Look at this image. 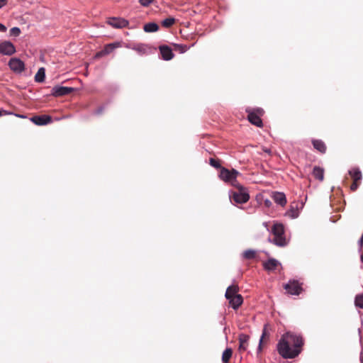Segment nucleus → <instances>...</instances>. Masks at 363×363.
<instances>
[{
	"mask_svg": "<svg viewBox=\"0 0 363 363\" xmlns=\"http://www.w3.org/2000/svg\"><path fill=\"white\" fill-rule=\"evenodd\" d=\"M360 259H361V261L363 262V254L361 255Z\"/></svg>",
	"mask_w": 363,
	"mask_h": 363,
	"instance_id": "58836bf2",
	"label": "nucleus"
},
{
	"mask_svg": "<svg viewBox=\"0 0 363 363\" xmlns=\"http://www.w3.org/2000/svg\"><path fill=\"white\" fill-rule=\"evenodd\" d=\"M108 23L114 28H122L128 26V21L124 18L113 17L108 20Z\"/></svg>",
	"mask_w": 363,
	"mask_h": 363,
	"instance_id": "f8f14e48",
	"label": "nucleus"
},
{
	"mask_svg": "<svg viewBox=\"0 0 363 363\" xmlns=\"http://www.w3.org/2000/svg\"><path fill=\"white\" fill-rule=\"evenodd\" d=\"M45 77V70L43 67H41L37 72L35 76V80L37 82H43Z\"/></svg>",
	"mask_w": 363,
	"mask_h": 363,
	"instance_id": "a878e982",
	"label": "nucleus"
},
{
	"mask_svg": "<svg viewBox=\"0 0 363 363\" xmlns=\"http://www.w3.org/2000/svg\"><path fill=\"white\" fill-rule=\"evenodd\" d=\"M272 232L274 236V243L278 246L283 247L286 245V238L284 237V228L281 223H275L272 229Z\"/></svg>",
	"mask_w": 363,
	"mask_h": 363,
	"instance_id": "7ed1b4c3",
	"label": "nucleus"
},
{
	"mask_svg": "<svg viewBox=\"0 0 363 363\" xmlns=\"http://www.w3.org/2000/svg\"><path fill=\"white\" fill-rule=\"evenodd\" d=\"M143 29L147 33L155 32L159 30V26L155 23H148L144 26Z\"/></svg>",
	"mask_w": 363,
	"mask_h": 363,
	"instance_id": "393cba45",
	"label": "nucleus"
},
{
	"mask_svg": "<svg viewBox=\"0 0 363 363\" xmlns=\"http://www.w3.org/2000/svg\"><path fill=\"white\" fill-rule=\"evenodd\" d=\"M16 52V48L9 41H4L0 43V53L6 55H11Z\"/></svg>",
	"mask_w": 363,
	"mask_h": 363,
	"instance_id": "9b49d317",
	"label": "nucleus"
},
{
	"mask_svg": "<svg viewBox=\"0 0 363 363\" xmlns=\"http://www.w3.org/2000/svg\"><path fill=\"white\" fill-rule=\"evenodd\" d=\"M269 332L267 330V325L264 327V329L262 330V334L261 336V338L259 340V350H262V345L265 343L269 338Z\"/></svg>",
	"mask_w": 363,
	"mask_h": 363,
	"instance_id": "5701e85b",
	"label": "nucleus"
},
{
	"mask_svg": "<svg viewBox=\"0 0 363 363\" xmlns=\"http://www.w3.org/2000/svg\"><path fill=\"white\" fill-rule=\"evenodd\" d=\"M8 114H9V113L7 112L6 111L0 109V116H4V115H8Z\"/></svg>",
	"mask_w": 363,
	"mask_h": 363,
	"instance_id": "e433bc0d",
	"label": "nucleus"
},
{
	"mask_svg": "<svg viewBox=\"0 0 363 363\" xmlns=\"http://www.w3.org/2000/svg\"><path fill=\"white\" fill-rule=\"evenodd\" d=\"M256 254L257 253H256L255 250L250 249V250H245L243 252L242 256L245 259H252L255 258Z\"/></svg>",
	"mask_w": 363,
	"mask_h": 363,
	"instance_id": "bb28decb",
	"label": "nucleus"
},
{
	"mask_svg": "<svg viewBox=\"0 0 363 363\" xmlns=\"http://www.w3.org/2000/svg\"><path fill=\"white\" fill-rule=\"evenodd\" d=\"M21 34V30L18 27H13L10 30V35L12 36H18Z\"/></svg>",
	"mask_w": 363,
	"mask_h": 363,
	"instance_id": "7c9ffc66",
	"label": "nucleus"
},
{
	"mask_svg": "<svg viewBox=\"0 0 363 363\" xmlns=\"http://www.w3.org/2000/svg\"><path fill=\"white\" fill-rule=\"evenodd\" d=\"M313 176L320 182L324 179V169L320 167H314L313 169Z\"/></svg>",
	"mask_w": 363,
	"mask_h": 363,
	"instance_id": "4be33fe9",
	"label": "nucleus"
},
{
	"mask_svg": "<svg viewBox=\"0 0 363 363\" xmlns=\"http://www.w3.org/2000/svg\"><path fill=\"white\" fill-rule=\"evenodd\" d=\"M250 199L249 194L243 190L242 186H239V191L234 192L230 196V200L236 203H245Z\"/></svg>",
	"mask_w": 363,
	"mask_h": 363,
	"instance_id": "39448f33",
	"label": "nucleus"
},
{
	"mask_svg": "<svg viewBox=\"0 0 363 363\" xmlns=\"http://www.w3.org/2000/svg\"><path fill=\"white\" fill-rule=\"evenodd\" d=\"M279 266H281V263L274 258H269L263 262L264 269L268 272L274 271Z\"/></svg>",
	"mask_w": 363,
	"mask_h": 363,
	"instance_id": "2eb2a0df",
	"label": "nucleus"
},
{
	"mask_svg": "<svg viewBox=\"0 0 363 363\" xmlns=\"http://www.w3.org/2000/svg\"><path fill=\"white\" fill-rule=\"evenodd\" d=\"M360 361H361V363H363V354H361V356H360Z\"/></svg>",
	"mask_w": 363,
	"mask_h": 363,
	"instance_id": "4c0bfd02",
	"label": "nucleus"
},
{
	"mask_svg": "<svg viewBox=\"0 0 363 363\" xmlns=\"http://www.w3.org/2000/svg\"><path fill=\"white\" fill-rule=\"evenodd\" d=\"M313 147L321 154H325L327 150V147L325 143L321 140L313 139L312 140Z\"/></svg>",
	"mask_w": 363,
	"mask_h": 363,
	"instance_id": "f3484780",
	"label": "nucleus"
},
{
	"mask_svg": "<svg viewBox=\"0 0 363 363\" xmlns=\"http://www.w3.org/2000/svg\"><path fill=\"white\" fill-rule=\"evenodd\" d=\"M18 117H20V118H24L23 116H21V115H17Z\"/></svg>",
	"mask_w": 363,
	"mask_h": 363,
	"instance_id": "ea45409f",
	"label": "nucleus"
},
{
	"mask_svg": "<svg viewBox=\"0 0 363 363\" xmlns=\"http://www.w3.org/2000/svg\"><path fill=\"white\" fill-rule=\"evenodd\" d=\"M159 50L162 59L164 60H170L174 56L172 49L167 45H160Z\"/></svg>",
	"mask_w": 363,
	"mask_h": 363,
	"instance_id": "dca6fc26",
	"label": "nucleus"
},
{
	"mask_svg": "<svg viewBox=\"0 0 363 363\" xmlns=\"http://www.w3.org/2000/svg\"><path fill=\"white\" fill-rule=\"evenodd\" d=\"M228 300L229 301L230 305L235 310L238 309L243 302L242 296L240 294L234 296V297H232Z\"/></svg>",
	"mask_w": 363,
	"mask_h": 363,
	"instance_id": "aec40b11",
	"label": "nucleus"
},
{
	"mask_svg": "<svg viewBox=\"0 0 363 363\" xmlns=\"http://www.w3.org/2000/svg\"><path fill=\"white\" fill-rule=\"evenodd\" d=\"M269 203H270L269 201H265L266 205H268V204H269Z\"/></svg>",
	"mask_w": 363,
	"mask_h": 363,
	"instance_id": "a19ab883",
	"label": "nucleus"
},
{
	"mask_svg": "<svg viewBox=\"0 0 363 363\" xmlns=\"http://www.w3.org/2000/svg\"><path fill=\"white\" fill-rule=\"evenodd\" d=\"M354 305L357 308L363 309V294H357L355 296Z\"/></svg>",
	"mask_w": 363,
	"mask_h": 363,
	"instance_id": "c756f323",
	"label": "nucleus"
},
{
	"mask_svg": "<svg viewBox=\"0 0 363 363\" xmlns=\"http://www.w3.org/2000/svg\"><path fill=\"white\" fill-rule=\"evenodd\" d=\"M31 121L38 125H47L52 122V118L48 115L35 116L30 118Z\"/></svg>",
	"mask_w": 363,
	"mask_h": 363,
	"instance_id": "ddd939ff",
	"label": "nucleus"
},
{
	"mask_svg": "<svg viewBox=\"0 0 363 363\" xmlns=\"http://www.w3.org/2000/svg\"><path fill=\"white\" fill-rule=\"evenodd\" d=\"M233 355V350L231 348H226L222 354L223 363H229L230 358Z\"/></svg>",
	"mask_w": 363,
	"mask_h": 363,
	"instance_id": "b1692460",
	"label": "nucleus"
},
{
	"mask_svg": "<svg viewBox=\"0 0 363 363\" xmlns=\"http://www.w3.org/2000/svg\"><path fill=\"white\" fill-rule=\"evenodd\" d=\"M246 113H247V120L254 125L262 128L263 123L261 119L264 113V111L262 108H246Z\"/></svg>",
	"mask_w": 363,
	"mask_h": 363,
	"instance_id": "f03ea898",
	"label": "nucleus"
},
{
	"mask_svg": "<svg viewBox=\"0 0 363 363\" xmlns=\"http://www.w3.org/2000/svg\"><path fill=\"white\" fill-rule=\"evenodd\" d=\"M348 174L352 179V183L350 185V190L355 191L361 184L362 179V174L359 167H352L348 171Z\"/></svg>",
	"mask_w": 363,
	"mask_h": 363,
	"instance_id": "20e7f679",
	"label": "nucleus"
},
{
	"mask_svg": "<svg viewBox=\"0 0 363 363\" xmlns=\"http://www.w3.org/2000/svg\"><path fill=\"white\" fill-rule=\"evenodd\" d=\"M154 0H139V3L143 6H149Z\"/></svg>",
	"mask_w": 363,
	"mask_h": 363,
	"instance_id": "473e14b6",
	"label": "nucleus"
},
{
	"mask_svg": "<svg viewBox=\"0 0 363 363\" xmlns=\"http://www.w3.org/2000/svg\"><path fill=\"white\" fill-rule=\"evenodd\" d=\"M272 199L277 204L284 206L286 203V196L281 192H274L272 195Z\"/></svg>",
	"mask_w": 363,
	"mask_h": 363,
	"instance_id": "a211bd4d",
	"label": "nucleus"
},
{
	"mask_svg": "<svg viewBox=\"0 0 363 363\" xmlns=\"http://www.w3.org/2000/svg\"><path fill=\"white\" fill-rule=\"evenodd\" d=\"M175 21H176L175 18H174L172 17H169V18H167L164 19L162 21L161 24L164 28H170L175 23Z\"/></svg>",
	"mask_w": 363,
	"mask_h": 363,
	"instance_id": "cd10ccee",
	"label": "nucleus"
},
{
	"mask_svg": "<svg viewBox=\"0 0 363 363\" xmlns=\"http://www.w3.org/2000/svg\"><path fill=\"white\" fill-rule=\"evenodd\" d=\"M121 46L120 43L116 42L113 43L107 44L104 46V49L96 53L94 57L99 59L104 55H108L112 52L116 48Z\"/></svg>",
	"mask_w": 363,
	"mask_h": 363,
	"instance_id": "1a4fd4ad",
	"label": "nucleus"
},
{
	"mask_svg": "<svg viewBox=\"0 0 363 363\" xmlns=\"http://www.w3.org/2000/svg\"><path fill=\"white\" fill-rule=\"evenodd\" d=\"M74 90V88L72 87H67V86H55L52 89L51 94L53 96L59 97L62 96H66L72 92H73Z\"/></svg>",
	"mask_w": 363,
	"mask_h": 363,
	"instance_id": "6e6552de",
	"label": "nucleus"
},
{
	"mask_svg": "<svg viewBox=\"0 0 363 363\" xmlns=\"http://www.w3.org/2000/svg\"><path fill=\"white\" fill-rule=\"evenodd\" d=\"M290 212H291L293 213L291 215V216L293 218H295V217H296L298 216L296 211L295 210H294L292 208L290 209Z\"/></svg>",
	"mask_w": 363,
	"mask_h": 363,
	"instance_id": "c9c22d12",
	"label": "nucleus"
},
{
	"mask_svg": "<svg viewBox=\"0 0 363 363\" xmlns=\"http://www.w3.org/2000/svg\"><path fill=\"white\" fill-rule=\"evenodd\" d=\"M7 3V0H0V9L5 6Z\"/></svg>",
	"mask_w": 363,
	"mask_h": 363,
	"instance_id": "f704fd0d",
	"label": "nucleus"
},
{
	"mask_svg": "<svg viewBox=\"0 0 363 363\" xmlns=\"http://www.w3.org/2000/svg\"><path fill=\"white\" fill-rule=\"evenodd\" d=\"M284 288L291 295H299L302 291L301 284L296 280H290Z\"/></svg>",
	"mask_w": 363,
	"mask_h": 363,
	"instance_id": "0eeeda50",
	"label": "nucleus"
},
{
	"mask_svg": "<svg viewBox=\"0 0 363 363\" xmlns=\"http://www.w3.org/2000/svg\"><path fill=\"white\" fill-rule=\"evenodd\" d=\"M6 27L4 25L0 23V32H6Z\"/></svg>",
	"mask_w": 363,
	"mask_h": 363,
	"instance_id": "72a5a7b5",
	"label": "nucleus"
},
{
	"mask_svg": "<svg viewBox=\"0 0 363 363\" xmlns=\"http://www.w3.org/2000/svg\"><path fill=\"white\" fill-rule=\"evenodd\" d=\"M239 291V288L238 285H231L227 288L225 292V298L227 299L231 298L234 297V296H238V292Z\"/></svg>",
	"mask_w": 363,
	"mask_h": 363,
	"instance_id": "412c9836",
	"label": "nucleus"
},
{
	"mask_svg": "<svg viewBox=\"0 0 363 363\" xmlns=\"http://www.w3.org/2000/svg\"><path fill=\"white\" fill-rule=\"evenodd\" d=\"M239 350L240 351H245L247 350L248 345V341L250 340V336L246 334H240L239 335Z\"/></svg>",
	"mask_w": 363,
	"mask_h": 363,
	"instance_id": "6ab92c4d",
	"label": "nucleus"
},
{
	"mask_svg": "<svg viewBox=\"0 0 363 363\" xmlns=\"http://www.w3.org/2000/svg\"><path fill=\"white\" fill-rule=\"evenodd\" d=\"M10 69L16 73H21L25 69L24 62L18 58H11L9 62Z\"/></svg>",
	"mask_w": 363,
	"mask_h": 363,
	"instance_id": "9d476101",
	"label": "nucleus"
},
{
	"mask_svg": "<svg viewBox=\"0 0 363 363\" xmlns=\"http://www.w3.org/2000/svg\"><path fill=\"white\" fill-rule=\"evenodd\" d=\"M238 174V172L235 169L230 171L225 167H222L220 169L219 177L222 180L225 182H230L234 184V182H236L235 179Z\"/></svg>",
	"mask_w": 363,
	"mask_h": 363,
	"instance_id": "423d86ee",
	"label": "nucleus"
},
{
	"mask_svg": "<svg viewBox=\"0 0 363 363\" xmlns=\"http://www.w3.org/2000/svg\"><path fill=\"white\" fill-rule=\"evenodd\" d=\"M303 340L301 336L286 333L277 344L278 353L284 359H293L301 352Z\"/></svg>",
	"mask_w": 363,
	"mask_h": 363,
	"instance_id": "f257e3e1",
	"label": "nucleus"
},
{
	"mask_svg": "<svg viewBox=\"0 0 363 363\" xmlns=\"http://www.w3.org/2000/svg\"><path fill=\"white\" fill-rule=\"evenodd\" d=\"M210 164L215 168H220V161L213 158L210 159Z\"/></svg>",
	"mask_w": 363,
	"mask_h": 363,
	"instance_id": "2f4dec72",
	"label": "nucleus"
},
{
	"mask_svg": "<svg viewBox=\"0 0 363 363\" xmlns=\"http://www.w3.org/2000/svg\"><path fill=\"white\" fill-rule=\"evenodd\" d=\"M129 48L136 51L140 55H146L151 52V48L143 43L134 44Z\"/></svg>",
	"mask_w": 363,
	"mask_h": 363,
	"instance_id": "4468645a",
	"label": "nucleus"
},
{
	"mask_svg": "<svg viewBox=\"0 0 363 363\" xmlns=\"http://www.w3.org/2000/svg\"><path fill=\"white\" fill-rule=\"evenodd\" d=\"M194 43L188 46L186 45L183 44H174V47L177 50H179L181 53H184L186 52L191 47L194 46Z\"/></svg>",
	"mask_w": 363,
	"mask_h": 363,
	"instance_id": "c85d7f7f",
	"label": "nucleus"
}]
</instances>
